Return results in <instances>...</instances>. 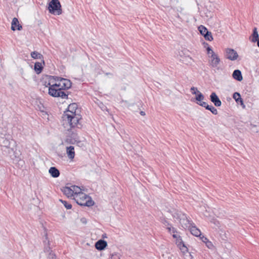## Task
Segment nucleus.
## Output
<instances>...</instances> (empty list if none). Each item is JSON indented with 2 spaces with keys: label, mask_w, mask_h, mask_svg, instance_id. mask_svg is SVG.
Listing matches in <instances>:
<instances>
[{
  "label": "nucleus",
  "mask_w": 259,
  "mask_h": 259,
  "mask_svg": "<svg viewBox=\"0 0 259 259\" xmlns=\"http://www.w3.org/2000/svg\"><path fill=\"white\" fill-rule=\"evenodd\" d=\"M0 132V145L4 155L9 156L14 163H18L21 166L24 164V161L21 160V153L17 151L15 147V142L11 139L10 135L7 134V131L1 129Z\"/></svg>",
  "instance_id": "obj_1"
},
{
  "label": "nucleus",
  "mask_w": 259,
  "mask_h": 259,
  "mask_svg": "<svg viewBox=\"0 0 259 259\" xmlns=\"http://www.w3.org/2000/svg\"><path fill=\"white\" fill-rule=\"evenodd\" d=\"M62 118L64 121H66L69 124L70 128L81 129L82 126L81 116L76 114L75 111H64Z\"/></svg>",
  "instance_id": "obj_2"
},
{
  "label": "nucleus",
  "mask_w": 259,
  "mask_h": 259,
  "mask_svg": "<svg viewBox=\"0 0 259 259\" xmlns=\"http://www.w3.org/2000/svg\"><path fill=\"white\" fill-rule=\"evenodd\" d=\"M47 76L50 81L52 80V79H54L56 81V83L52 84L49 88L67 90L71 87L72 83L68 79L56 76Z\"/></svg>",
  "instance_id": "obj_3"
},
{
  "label": "nucleus",
  "mask_w": 259,
  "mask_h": 259,
  "mask_svg": "<svg viewBox=\"0 0 259 259\" xmlns=\"http://www.w3.org/2000/svg\"><path fill=\"white\" fill-rule=\"evenodd\" d=\"M48 9L50 13L54 15H60L62 13L61 5L59 0H52L49 3Z\"/></svg>",
  "instance_id": "obj_4"
},
{
  "label": "nucleus",
  "mask_w": 259,
  "mask_h": 259,
  "mask_svg": "<svg viewBox=\"0 0 259 259\" xmlns=\"http://www.w3.org/2000/svg\"><path fill=\"white\" fill-rule=\"evenodd\" d=\"M79 197V199L77 198L75 199L76 203L78 205L88 207L94 205L95 202L92 199L91 197L83 193H81V194H80Z\"/></svg>",
  "instance_id": "obj_5"
},
{
  "label": "nucleus",
  "mask_w": 259,
  "mask_h": 259,
  "mask_svg": "<svg viewBox=\"0 0 259 259\" xmlns=\"http://www.w3.org/2000/svg\"><path fill=\"white\" fill-rule=\"evenodd\" d=\"M65 90L56 89L53 88H49L48 94L53 97H60L62 99H68L69 92L64 91Z\"/></svg>",
  "instance_id": "obj_6"
},
{
  "label": "nucleus",
  "mask_w": 259,
  "mask_h": 259,
  "mask_svg": "<svg viewBox=\"0 0 259 259\" xmlns=\"http://www.w3.org/2000/svg\"><path fill=\"white\" fill-rule=\"evenodd\" d=\"M172 237L176 239V243L177 244L178 246L179 247L180 249L183 252L188 251V248L185 246L184 242L183 241L182 238L180 236H178L174 233L172 235Z\"/></svg>",
  "instance_id": "obj_7"
},
{
  "label": "nucleus",
  "mask_w": 259,
  "mask_h": 259,
  "mask_svg": "<svg viewBox=\"0 0 259 259\" xmlns=\"http://www.w3.org/2000/svg\"><path fill=\"white\" fill-rule=\"evenodd\" d=\"M226 58L231 61L236 60L238 57L237 52L233 49H226Z\"/></svg>",
  "instance_id": "obj_8"
},
{
  "label": "nucleus",
  "mask_w": 259,
  "mask_h": 259,
  "mask_svg": "<svg viewBox=\"0 0 259 259\" xmlns=\"http://www.w3.org/2000/svg\"><path fill=\"white\" fill-rule=\"evenodd\" d=\"M180 215L179 216V218L178 220L179 221L180 224L182 225V226L184 227H190V226L192 225V223L189 219L187 218L186 215L182 212Z\"/></svg>",
  "instance_id": "obj_9"
},
{
  "label": "nucleus",
  "mask_w": 259,
  "mask_h": 259,
  "mask_svg": "<svg viewBox=\"0 0 259 259\" xmlns=\"http://www.w3.org/2000/svg\"><path fill=\"white\" fill-rule=\"evenodd\" d=\"M210 58V65L213 68L217 67L221 61L219 56L215 54L213 51H212V54L211 55Z\"/></svg>",
  "instance_id": "obj_10"
},
{
  "label": "nucleus",
  "mask_w": 259,
  "mask_h": 259,
  "mask_svg": "<svg viewBox=\"0 0 259 259\" xmlns=\"http://www.w3.org/2000/svg\"><path fill=\"white\" fill-rule=\"evenodd\" d=\"M22 29V26L20 24L17 17H14L11 23V30L13 31L21 30Z\"/></svg>",
  "instance_id": "obj_11"
},
{
  "label": "nucleus",
  "mask_w": 259,
  "mask_h": 259,
  "mask_svg": "<svg viewBox=\"0 0 259 259\" xmlns=\"http://www.w3.org/2000/svg\"><path fill=\"white\" fill-rule=\"evenodd\" d=\"M210 100L215 106L220 107L222 105V102L215 93L212 92L210 95Z\"/></svg>",
  "instance_id": "obj_12"
},
{
  "label": "nucleus",
  "mask_w": 259,
  "mask_h": 259,
  "mask_svg": "<svg viewBox=\"0 0 259 259\" xmlns=\"http://www.w3.org/2000/svg\"><path fill=\"white\" fill-rule=\"evenodd\" d=\"M107 246V242L103 239L99 240L95 243L96 248L99 251L104 250Z\"/></svg>",
  "instance_id": "obj_13"
},
{
  "label": "nucleus",
  "mask_w": 259,
  "mask_h": 259,
  "mask_svg": "<svg viewBox=\"0 0 259 259\" xmlns=\"http://www.w3.org/2000/svg\"><path fill=\"white\" fill-rule=\"evenodd\" d=\"M233 98L235 100L236 103L240 104L243 108H245V105L244 104L243 99H242L240 93L238 92H235L233 95Z\"/></svg>",
  "instance_id": "obj_14"
},
{
  "label": "nucleus",
  "mask_w": 259,
  "mask_h": 259,
  "mask_svg": "<svg viewBox=\"0 0 259 259\" xmlns=\"http://www.w3.org/2000/svg\"><path fill=\"white\" fill-rule=\"evenodd\" d=\"M232 77L234 79L239 81L243 80L241 71L239 69H236L233 71Z\"/></svg>",
  "instance_id": "obj_15"
},
{
  "label": "nucleus",
  "mask_w": 259,
  "mask_h": 259,
  "mask_svg": "<svg viewBox=\"0 0 259 259\" xmlns=\"http://www.w3.org/2000/svg\"><path fill=\"white\" fill-rule=\"evenodd\" d=\"M50 175L54 178H57L60 176V171L56 167H51L49 170Z\"/></svg>",
  "instance_id": "obj_16"
},
{
  "label": "nucleus",
  "mask_w": 259,
  "mask_h": 259,
  "mask_svg": "<svg viewBox=\"0 0 259 259\" xmlns=\"http://www.w3.org/2000/svg\"><path fill=\"white\" fill-rule=\"evenodd\" d=\"M66 153L69 159H73L75 156L74 147L73 146L67 147Z\"/></svg>",
  "instance_id": "obj_17"
},
{
  "label": "nucleus",
  "mask_w": 259,
  "mask_h": 259,
  "mask_svg": "<svg viewBox=\"0 0 259 259\" xmlns=\"http://www.w3.org/2000/svg\"><path fill=\"white\" fill-rule=\"evenodd\" d=\"M62 191L64 194H65L68 197H71L73 196V190H72V189L70 187H63L62 189Z\"/></svg>",
  "instance_id": "obj_18"
},
{
  "label": "nucleus",
  "mask_w": 259,
  "mask_h": 259,
  "mask_svg": "<svg viewBox=\"0 0 259 259\" xmlns=\"http://www.w3.org/2000/svg\"><path fill=\"white\" fill-rule=\"evenodd\" d=\"M31 57L34 59H41L42 61L43 64H45V61L44 60V56L40 53L36 51H33L31 53Z\"/></svg>",
  "instance_id": "obj_19"
},
{
  "label": "nucleus",
  "mask_w": 259,
  "mask_h": 259,
  "mask_svg": "<svg viewBox=\"0 0 259 259\" xmlns=\"http://www.w3.org/2000/svg\"><path fill=\"white\" fill-rule=\"evenodd\" d=\"M68 132L67 136L71 137V138L75 140H77L79 138L77 134V131L75 128H70L68 130Z\"/></svg>",
  "instance_id": "obj_20"
},
{
  "label": "nucleus",
  "mask_w": 259,
  "mask_h": 259,
  "mask_svg": "<svg viewBox=\"0 0 259 259\" xmlns=\"http://www.w3.org/2000/svg\"><path fill=\"white\" fill-rule=\"evenodd\" d=\"M258 37V34L257 31V28L254 27L253 29L252 33L249 37V39L251 41L255 42L257 40Z\"/></svg>",
  "instance_id": "obj_21"
},
{
  "label": "nucleus",
  "mask_w": 259,
  "mask_h": 259,
  "mask_svg": "<svg viewBox=\"0 0 259 259\" xmlns=\"http://www.w3.org/2000/svg\"><path fill=\"white\" fill-rule=\"evenodd\" d=\"M191 227L190 228V232L191 234L195 236L196 237L200 236L201 235V232L199 229H198L195 226H192L191 225Z\"/></svg>",
  "instance_id": "obj_22"
},
{
  "label": "nucleus",
  "mask_w": 259,
  "mask_h": 259,
  "mask_svg": "<svg viewBox=\"0 0 259 259\" xmlns=\"http://www.w3.org/2000/svg\"><path fill=\"white\" fill-rule=\"evenodd\" d=\"M34 69L36 74L40 73L43 69L41 63L38 62H35L34 65Z\"/></svg>",
  "instance_id": "obj_23"
},
{
  "label": "nucleus",
  "mask_w": 259,
  "mask_h": 259,
  "mask_svg": "<svg viewBox=\"0 0 259 259\" xmlns=\"http://www.w3.org/2000/svg\"><path fill=\"white\" fill-rule=\"evenodd\" d=\"M168 211L171 214L174 219H176L178 220L179 218V216L180 215V214H181L182 212V211L175 209L169 210Z\"/></svg>",
  "instance_id": "obj_24"
},
{
  "label": "nucleus",
  "mask_w": 259,
  "mask_h": 259,
  "mask_svg": "<svg viewBox=\"0 0 259 259\" xmlns=\"http://www.w3.org/2000/svg\"><path fill=\"white\" fill-rule=\"evenodd\" d=\"M198 29L202 35H204L205 33H207L209 31L203 25H200L198 27Z\"/></svg>",
  "instance_id": "obj_25"
},
{
  "label": "nucleus",
  "mask_w": 259,
  "mask_h": 259,
  "mask_svg": "<svg viewBox=\"0 0 259 259\" xmlns=\"http://www.w3.org/2000/svg\"><path fill=\"white\" fill-rule=\"evenodd\" d=\"M204 99V95L199 91H197V93L195 97V99L196 101L200 102L203 100Z\"/></svg>",
  "instance_id": "obj_26"
},
{
  "label": "nucleus",
  "mask_w": 259,
  "mask_h": 259,
  "mask_svg": "<svg viewBox=\"0 0 259 259\" xmlns=\"http://www.w3.org/2000/svg\"><path fill=\"white\" fill-rule=\"evenodd\" d=\"M65 141L66 143L69 144H75L76 142L77 141V140H75L73 138H71V137H69L67 135Z\"/></svg>",
  "instance_id": "obj_27"
},
{
  "label": "nucleus",
  "mask_w": 259,
  "mask_h": 259,
  "mask_svg": "<svg viewBox=\"0 0 259 259\" xmlns=\"http://www.w3.org/2000/svg\"><path fill=\"white\" fill-rule=\"evenodd\" d=\"M46 240L44 241V242L45 243L46 241H48V246H45L44 248V251L46 252H50L52 250H51V247H50V241L48 240V236L47 234H46Z\"/></svg>",
  "instance_id": "obj_28"
},
{
  "label": "nucleus",
  "mask_w": 259,
  "mask_h": 259,
  "mask_svg": "<svg viewBox=\"0 0 259 259\" xmlns=\"http://www.w3.org/2000/svg\"><path fill=\"white\" fill-rule=\"evenodd\" d=\"M71 187L72 188V190H73V194H79V196H80V194L81 193H80L81 189L80 188L75 185L72 186Z\"/></svg>",
  "instance_id": "obj_29"
},
{
  "label": "nucleus",
  "mask_w": 259,
  "mask_h": 259,
  "mask_svg": "<svg viewBox=\"0 0 259 259\" xmlns=\"http://www.w3.org/2000/svg\"><path fill=\"white\" fill-rule=\"evenodd\" d=\"M204 38L208 41H211L213 40V37L212 36L211 33L210 31H208L207 33H205L203 35Z\"/></svg>",
  "instance_id": "obj_30"
},
{
  "label": "nucleus",
  "mask_w": 259,
  "mask_h": 259,
  "mask_svg": "<svg viewBox=\"0 0 259 259\" xmlns=\"http://www.w3.org/2000/svg\"><path fill=\"white\" fill-rule=\"evenodd\" d=\"M207 110L210 111L213 114L217 115L218 114L217 109L214 108L212 105H209V106H207Z\"/></svg>",
  "instance_id": "obj_31"
},
{
  "label": "nucleus",
  "mask_w": 259,
  "mask_h": 259,
  "mask_svg": "<svg viewBox=\"0 0 259 259\" xmlns=\"http://www.w3.org/2000/svg\"><path fill=\"white\" fill-rule=\"evenodd\" d=\"M59 201L63 204L64 206L66 208V209H70L72 208V205L66 201L63 200L62 199H59Z\"/></svg>",
  "instance_id": "obj_32"
},
{
  "label": "nucleus",
  "mask_w": 259,
  "mask_h": 259,
  "mask_svg": "<svg viewBox=\"0 0 259 259\" xmlns=\"http://www.w3.org/2000/svg\"><path fill=\"white\" fill-rule=\"evenodd\" d=\"M77 105L76 103H72L70 104L68 107V110L71 111H75V109L77 108Z\"/></svg>",
  "instance_id": "obj_33"
},
{
  "label": "nucleus",
  "mask_w": 259,
  "mask_h": 259,
  "mask_svg": "<svg viewBox=\"0 0 259 259\" xmlns=\"http://www.w3.org/2000/svg\"><path fill=\"white\" fill-rule=\"evenodd\" d=\"M203 45L207 46L206 48V51L208 54H212V50L211 49V48L209 46V45L207 42H203Z\"/></svg>",
  "instance_id": "obj_34"
},
{
  "label": "nucleus",
  "mask_w": 259,
  "mask_h": 259,
  "mask_svg": "<svg viewBox=\"0 0 259 259\" xmlns=\"http://www.w3.org/2000/svg\"><path fill=\"white\" fill-rule=\"evenodd\" d=\"M166 229L168 230V231L169 232V233H175L177 232V230L176 228H175L174 227H172L171 225L170 226H168Z\"/></svg>",
  "instance_id": "obj_35"
},
{
  "label": "nucleus",
  "mask_w": 259,
  "mask_h": 259,
  "mask_svg": "<svg viewBox=\"0 0 259 259\" xmlns=\"http://www.w3.org/2000/svg\"><path fill=\"white\" fill-rule=\"evenodd\" d=\"M250 128L252 132L254 133H257L258 131V128L255 125L251 124Z\"/></svg>",
  "instance_id": "obj_36"
},
{
  "label": "nucleus",
  "mask_w": 259,
  "mask_h": 259,
  "mask_svg": "<svg viewBox=\"0 0 259 259\" xmlns=\"http://www.w3.org/2000/svg\"><path fill=\"white\" fill-rule=\"evenodd\" d=\"M197 103L199 105H200V106H201L202 107H204L206 110H207V106H209V105H208L206 102H203V101H201L200 102H197Z\"/></svg>",
  "instance_id": "obj_37"
},
{
  "label": "nucleus",
  "mask_w": 259,
  "mask_h": 259,
  "mask_svg": "<svg viewBox=\"0 0 259 259\" xmlns=\"http://www.w3.org/2000/svg\"><path fill=\"white\" fill-rule=\"evenodd\" d=\"M48 259H56V256L52 251H51L48 256Z\"/></svg>",
  "instance_id": "obj_38"
},
{
  "label": "nucleus",
  "mask_w": 259,
  "mask_h": 259,
  "mask_svg": "<svg viewBox=\"0 0 259 259\" xmlns=\"http://www.w3.org/2000/svg\"><path fill=\"white\" fill-rule=\"evenodd\" d=\"M75 144H76L77 146L80 147H83L85 146L83 142L80 141L79 138L77 139V141L76 142Z\"/></svg>",
  "instance_id": "obj_39"
},
{
  "label": "nucleus",
  "mask_w": 259,
  "mask_h": 259,
  "mask_svg": "<svg viewBox=\"0 0 259 259\" xmlns=\"http://www.w3.org/2000/svg\"><path fill=\"white\" fill-rule=\"evenodd\" d=\"M48 75H46V77H47V79L48 80H49L48 77L47 76ZM51 81L49 80V82H48L47 81H45L44 82V85H45L46 87H49V88L52 85L51 84Z\"/></svg>",
  "instance_id": "obj_40"
},
{
  "label": "nucleus",
  "mask_w": 259,
  "mask_h": 259,
  "mask_svg": "<svg viewBox=\"0 0 259 259\" xmlns=\"http://www.w3.org/2000/svg\"><path fill=\"white\" fill-rule=\"evenodd\" d=\"M190 90L191 91V93L192 94L196 95L197 93V91H198L197 88L194 87H192Z\"/></svg>",
  "instance_id": "obj_41"
},
{
  "label": "nucleus",
  "mask_w": 259,
  "mask_h": 259,
  "mask_svg": "<svg viewBox=\"0 0 259 259\" xmlns=\"http://www.w3.org/2000/svg\"><path fill=\"white\" fill-rule=\"evenodd\" d=\"M111 258L112 259H120V256L118 254L115 253L111 255Z\"/></svg>",
  "instance_id": "obj_42"
},
{
  "label": "nucleus",
  "mask_w": 259,
  "mask_h": 259,
  "mask_svg": "<svg viewBox=\"0 0 259 259\" xmlns=\"http://www.w3.org/2000/svg\"><path fill=\"white\" fill-rule=\"evenodd\" d=\"M162 223H163V224L164 225H165V226H167V227H168V226H170V225H171L169 223V222H168L167 220H165V219H164V220H163V221L162 222Z\"/></svg>",
  "instance_id": "obj_43"
},
{
  "label": "nucleus",
  "mask_w": 259,
  "mask_h": 259,
  "mask_svg": "<svg viewBox=\"0 0 259 259\" xmlns=\"http://www.w3.org/2000/svg\"><path fill=\"white\" fill-rule=\"evenodd\" d=\"M205 244L209 248H210L213 246L212 243L209 241H206Z\"/></svg>",
  "instance_id": "obj_44"
},
{
  "label": "nucleus",
  "mask_w": 259,
  "mask_h": 259,
  "mask_svg": "<svg viewBox=\"0 0 259 259\" xmlns=\"http://www.w3.org/2000/svg\"><path fill=\"white\" fill-rule=\"evenodd\" d=\"M201 239L202 241L205 243H206V241H209L208 240V239L204 236H203L202 237H201Z\"/></svg>",
  "instance_id": "obj_45"
},
{
  "label": "nucleus",
  "mask_w": 259,
  "mask_h": 259,
  "mask_svg": "<svg viewBox=\"0 0 259 259\" xmlns=\"http://www.w3.org/2000/svg\"><path fill=\"white\" fill-rule=\"evenodd\" d=\"M80 221L83 223V224H86L87 223V220L85 218H82L80 220Z\"/></svg>",
  "instance_id": "obj_46"
},
{
  "label": "nucleus",
  "mask_w": 259,
  "mask_h": 259,
  "mask_svg": "<svg viewBox=\"0 0 259 259\" xmlns=\"http://www.w3.org/2000/svg\"><path fill=\"white\" fill-rule=\"evenodd\" d=\"M140 114H141V115H142V116H144V115H145V112H144V111H141L140 112Z\"/></svg>",
  "instance_id": "obj_47"
},
{
  "label": "nucleus",
  "mask_w": 259,
  "mask_h": 259,
  "mask_svg": "<svg viewBox=\"0 0 259 259\" xmlns=\"http://www.w3.org/2000/svg\"><path fill=\"white\" fill-rule=\"evenodd\" d=\"M256 42H257V45L259 47V37H258V39L256 41Z\"/></svg>",
  "instance_id": "obj_48"
},
{
  "label": "nucleus",
  "mask_w": 259,
  "mask_h": 259,
  "mask_svg": "<svg viewBox=\"0 0 259 259\" xmlns=\"http://www.w3.org/2000/svg\"><path fill=\"white\" fill-rule=\"evenodd\" d=\"M106 75H109V74H111V73H106Z\"/></svg>",
  "instance_id": "obj_49"
},
{
  "label": "nucleus",
  "mask_w": 259,
  "mask_h": 259,
  "mask_svg": "<svg viewBox=\"0 0 259 259\" xmlns=\"http://www.w3.org/2000/svg\"><path fill=\"white\" fill-rule=\"evenodd\" d=\"M204 48H205L206 49V48H207V46H205V45H204Z\"/></svg>",
  "instance_id": "obj_50"
}]
</instances>
